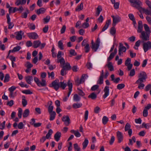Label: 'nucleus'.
<instances>
[{"label":"nucleus","instance_id":"29","mask_svg":"<svg viewBox=\"0 0 151 151\" xmlns=\"http://www.w3.org/2000/svg\"><path fill=\"white\" fill-rule=\"evenodd\" d=\"M82 106V104L80 103H74L73 104L72 107L74 109L81 107Z\"/></svg>","mask_w":151,"mask_h":151},{"label":"nucleus","instance_id":"40","mask_svg":"<svg viewBox=\"0 0 151 151\" xmlns=\"http://www.w3.org/2000/svg\"><path fill=\"white\" fill-rule=\"evenodd\" d=\"M81 99V98L77 94H75L73 96V99L74 101H79Z\"/></svg>","mask_w":151,"mask_h":151},{"label":"nucleus","instance_id":"64","mask_svg":"<svg viewBox=\"0 0 151 151\" xmlns=\"http://www.w3.org/2000/svg\"><path fill=\"white\" fill-rule=\"evenodd\" d=\"M24 124L22 122H19L18 125V128L19 129H22L23 128Z\"/></svg>","mask_w":151,"mask_h":151},{"label":"nucleus","instance_id":"18","mask_svg":"<svg viewBox=\"0 0 151 151\" xmlns=\"http://www.w3.org/2000/svg\"><path fill=\"white\" fill-rule=\"evenodd\" d=\"M22 31H19L17 32H15V34L16 35V39L18 40H21L22 39Z\"/></svg>","mask_w":151,"mask_h":151},{"label":"nucleus","instance_id":"47","mask_svg":"<svg viewBox=\"0 0 151 151\" xmlns=\"http://www.w3.org/2000/svg\"><path fill=\"white\" fill-rule=\"evenodd\" d=\"M44 78H42V82H40V87L41 86H45L46 85V81Z\"/></svg>","mask_w":151,"mask_h":151},{"label":"nucleus","instance_id":"25","mask_svg":"<svg viewBox=\"0 0 151 151\" xmlns=\"http://www.w3.org/2000/svg\"><path fill=\"white\" fill-rule=\"evenodd\" d=\"M25 81L27 82L29 84H31V81L33 80V78L32 76H29L25 77Z\"/></svg>","mask_w":151,"mask_h":151},{"label":"nucleus","instance_id":"15","mask_svg":"<svg viewBox=\"0 0 151 151\" xmlns=\"http://www.w3.org/2000/svg\"><path fill=\"white\" fill-rule=\"evenodd\" d=\"M6 18L7 19V23L9 25L8 28L9 29H12L14 26V24L12 22H11V19L8 14L6 15Z\"/></svg>","mask_w":151,"mask_h":151},{"label":"nucleus","instance_id":"13","mask_svg":"<svg viewBox=\"0 0 151 151\" xmlns=\"http://www.w3.org/2000/svg\"><path fill=\"white\" fill-rule=\"evenodd\" d=\"M104 94L103 96V98L105 99L109 95V87L107 86H106L104 89Z\"/></svg>","mask_w":151,"mask_h":151},{"label":"nucleus","instance_id":"12","mask_svg":"<svg viewBox=\"0 0 151 151\" xmlns=\"http://www.w3.org/2000/svg\"><path fill=\"white\" fill-rule=\"evenodd\" d=\"M62 120L64 122V124L66 126H68L70 123V119L68 115L63 116Z\"/></svg>","mask_w":151,"mask_h":151},{"label":"nucleus","instance_id":"21","mask_svg":"<svg viewBox=\"0 0 151 151\" xmlns=\"http://www.w3.org/2000/svg\"><path fill=\"white\" fill-rule=\"evenodd\" d=\"M41 44V42L39 40L34 41L33 43V47L34 48H37L39 47Z\"/></svg>","mask_w":151,"mask_h":151},{"label":"nucleus","instance_id":"16","mask_svg":"<svg viewBox=\"0 0 151 151\" xmlns=\"http://www.w3.org/2000/svg\"><path fill=\"white\" fill-rule=\"evenodd\" d=\"M86 75L85 74H83L80 80L78 79L75 81V83L76 84L78 85H79L80 84L83 82L84 81V78L85 77Z\"/></svg>","mask_w":151,"mask_h":151},{"label":"nucleus","instance_id":"50","mask_svg":"<svg viewBox=\"0 0 151 151\" xmlns=\"http://www.w3.org/2000/svg\"><path fill=\"white\" fill-rule=\"evenodd\" d=\"M76 151H80V148L77 143L73 145Z\"/></svg>","mask_w":151,"mask_h":151},{"label":"nucleus","instance_id":"41","mask_svg":"<svg viewBox=\"0 0 151 151\" xmlns=\"http://www.w3.org/2000/svg\"><path fill=\"white\" fill-rule=\"evenodd\" d=\"M21 49V47L19 46H17L14 47L12 50V52H14L19 51Z\"/></svg>","mask_w":151,"mask_h":151},{"label":"nucleus","instance_id":"61","mask_svg":"<svg viewBox=\"0 0 151 151\" xmlns=\"http://www.w3.org/2000/svg\"><path fill=\"white\" fill-rule=\"evenodd\" d=\"M130 71L129 74V76H133L135 74V71L134 69H132L130 70Z\"/></svg>","mask_w":151,"mask_h":151},{"label":"nucleus","instance_id":"4","mask_svg":"<svg viewBox=\"0 0 151 151\" xmlns=\"http://www.w3.org/2000/svg\"><path fill=\"white\" fill-rule=\"evenodd\" d=\"M50 87H52L56 91L58 90L59 87V80L58 79H56L53 81L50 85Z\"/></svg>","mask_w":151,"mask_h":151},{"label":"nucleus","instance_id":"26","mask_svg":"<svg viewBox=\"0 0 151 151\" xmlns=\"http://www.w3.org/2000/svg\"><path fill=\"white\" fill-rule=\"evenodd\" d=\"M67 85L66 83H65L64 81L59 82V87L61 88L63 90L65 89Z\"/></svg>","mask_w":151,"mask_h":151},{"label":"nucleus","instance_id":"11","mask_svg":"<svg viewBox=\"0 0 151 151\" xmlns=\"http://www.w3.org/2000/svg\"><path fill=\"white\" fill-rule=\"evenodd\" d=\"M130 124L128 123H127L125 127L124 130L125 132L128 131V133L129 136L130 137L132 134V130L131 129Z\"/></svg>","mask_w":151,"mask_h":151},{"label":"nucleus","instance_id":"62","mask_svg":"<svg viewBox=\"0 0 151 151\" xmlns=\"http://www.w3.org/2000/svg\"><path fill=\"white\" fill-rule=\"evenodd\" d=\"M131 59L129 58H128L125 61V65H127L129 64H131Z\"/></svg>","mask_w":151,"mask_h":151},{"label":"nucleus","instance_id":"55","mask_svg":"<svg viewBox=\"0 0 151 151\" xmlns=\"http://www.w3.org/2000/svg\"><path fill=\"white\" fill-rule=\"evenodd\" d=\"M86 66L88 69L90 70L92 68V64L90 62H88L87 63Z\"/></svg>","mask_w":151,"mask_h":151},{"label":"nucleus","instance_id":"60","mask_svg":"<svg viewBox=\"0 0 151 151\" xmlns=\"http://www.w3.org/2000/svg\"><path fill=\"white\" fill-rule=\"evenodd\" d=\"M66 70H65V69L63 68H62V69L61 70L60 72V74L62 76H64L66 75Z\"/></svg>","mask_w":151,"mask_h":151},{"label":"nucleus","instance_id":"49","mask_svg":"<svg viewBox=\"0 0 151 151\" xmlns=\"http://www.w3.org/2000/svg\"><path fill=\"white\" fill-rule=\"evenodd\" d=\"M103 77L100 76L99 79L97 81V83L101 85L103 83Z\"/></svg>","mask_w":151,"mask_h":151},{"label":"nucleus","instance_id":"39","mask_svg":"<svg viewBox=\"0 0 151 151\" xmlns=\"http://www.w3.org/2000/svg\"><path fill=\"white\" fill-rule=\"evenodd\" d=\"M69 53L70 55H69V56L70 57H71L72 56H76L77 54L75 50L73 49H71L69 51Z\"/></svg>","mask_w":151,"mask_h":151},{"label":"nucleus","instance_id":"6","mask_svg":"<svg viewBox=\"0 0 151 151\" xmlns=\"http://www.w3.org/2000/svg\"><path fill=\"white\" fill-rule=\"evenodd\" d=\"M150 33H146L145 31H143L140 37L144 41H148L150 39Z\"/></svg>","mask_w":151,"mask_h":151},{"label":"nucleus","instance_id":"43","mask_svg":"<svg viewBox=\"0 0 151 151\" xmlns=\"http://www.w3.org/2000/svg\"><path fill=\"white\" fill-rule=\"evenodd\" d=\"M22 92L26 94H31L33 93L29 89L23 90L22 91Z\"/></svg>","mask_w":151,"mask_h":151},{"label":"nucleus","instance_id":"9","mask_svg":"<svg viewBox=\"0 0 151 151\" xmlns=\"http://www.w3.org/2000/svg\"><path fill=\"white\" fill-rule=\"evenodd\" d=\"M126 50V47L123 46V45L122 43H120L119 46V56L121 55L122 54H123V52H125Z\"/></svg>","mask_w":151,"mask_h":151},{"label":"nucleus","instance_id":"56","mask_svg":"<svg viewBox=\"0 0 151 151\" xmlns=\"http://www.w3.org/2000/svg\"><path fill=\"white\" fill-rule=\"evenodd\" d=\"M34 81L36 83L37 86L40 87V82L39 81V79L36 77H35L34 78Z\"/></svg>","mask_w":151,"mask_h":151},{"label":"nucleus","instance_id":"45","mask_svg":"<svg viewBox=\"0 0 151 151\" xmlns=\"http://www.w3.org/2000/svg\"><path fill=\"white\" fill-rule=\"evenodd\" d=\"M58 47L61 50H63L64 49L63 43L61 40H60L58 44Z\"/></svg>","mask_w":151,"mask_h":151},{"label":"nucleus","instance_id":"27","mask_svg":"<svg viewBox=\"0 0 151 151\" xmlns=\"http://www.w3.org/2000/svg\"><path fill=\"white\" fill-rule=\"evenodd\" d=\"M97 96V95L94 92H93L89 95L88 97L93 100H95Z\"/></svg>","mask_w":151,"mask_h":151},{"label":"nucleus","instance_id":"51","mask_svg":"<svg viewBox=\"0 0 151 151\" xmlns=\"http://www.w3.org/2000/svg\"><path fill=\"white\" fill-rule=\"evenodd\" d=\"M77 89L78 91V94L81 96H83L85 95V94L83 91L82 90L79 88H77Z\"/></svg>","mask_w":151,"mask_h":151},{"label":"nucleus","instance_id":"32","mask_svg":"<svg viewBox=\"0 0 151 151\" xmlns=\"http://www.w3.org/2000/svg\"><path fill=\"white\" fill-rule=\"evenodd\" d=\"M29 109H26L24 111L23 114V116L24 118L27 117L29 114Z\"/></svg>","mask_w":151,"mask_h":151},{"label":"nucleus","instance_id":"2","mask_svg":"<svg viewBox=\"0 0 151 151\" xmlns=\"http://www.w3.org/2000/svg\"><path fill=\"white\" fill-rule=\"evenodd\" d=\"M139 78L136 81V83L143 82L146 81L147 78V75L146 73L144 71H142L139 73Z\"/></svg>","mask_w":151,"mask_h":151},{"label":"nucleus","instance_id":"10","mask_svg":"<svg viewBox=\"0 0 151 151\" xmlns=\"http://www.w3.org/2000/svg\"><path fill=\"white\" fill-rule=\"evenodd\" d=\"M28 37L30 39L36 40L38 38L39 36L35 32H30L27 33Z\"/></svg>","mask_w":151,"mask_h":151},{"label":"nucleus","instance_id":"5","mask_svg":"<svg viewBox=\"0 0 151 151\" xmlns=\"http://www.w3.org/2000/svg\"><path fill=\"white\" fill-rule=\"evenodd\" d=\"M100 43V39L98 37L96 39L95 43L91 45V48L94 52H96L99 48Z\"/></svg>","mask_w":151,"mask_h":151},{"label":"nucleus","instance_id":"14","mask_svg":"<svg viewBox=\"0 0 151 151\" xmlns=\"http://www.w3.org/2000/svg\"><path fill=\"white\" fill-rule=\"evenodd\" d=\"M116 134L118 140V142L119 143H120L123 140V136L122 133L119 131L117 132Z\"/></svg>","mask_w":151,"mask_h":151},{"label":"nucleus","instance_id":"53","mask_svg":"<svg viewBox=\"0 0 151 151\" xmlns=\"http://www.w3.org/2000/svg\"><path fill=\"white\" fill-rule=\"evenodd\" d=\"M84 48L85 49V52L86 53L88 52L90 49L89 44H86V46H85Z\"/></svg>","mask_w":151,"mask_h":151},{"label":"nucleus","instance_id":"35","mask_svg":"<svg viewBox=\"0 0 151 151\" xmlns=\"http://www.w3.org/2000/svg\"><path fill=\"white\" fill-rule=\"evenodd\" d=\"M144 27L145 32L146 33H150L151 32H150V28L148 25L146 24H144L143 25Z\"/></svg>","mask_w":151,"mask_h":151},{"label":"nucleus","instance_id":"34","mask_svg":"<svg viewBox=\"0 0 151 151\" xmlns=\"http://www.w3.org/2000/svg\"><path fill=\"white\" fill-rule=\"evenodd\" d=\"M50 114V121L53 120L55 118L56 115V113L55 111L53 112L49 113Z\"/></svg>","mask_w":151,"mask_h":151},{"label":"nucleus","instance_id":"24","mask_svg":"<svg viewBox=\"0 0 151 151\" xmlns=\"http://www.w3.org/2000/svg\"><path fill=\"white\" fill-rule=\"evenodd\" d=\"M46 9L43 7L41 8L37 9L36 11V13L38 15L41 14H44L45 12Z\"/></svg>","mask_w":151,"mask_h":151},{"label":"nucleus","instance_id":"31","mask_svg":"<svg viewBox=\"0 0 151 151\" xmlns=\"http://www.w3.org/2000/svg\"><path fill=\"white\" fill-rule=\"evenodd\" d=\"M22 104L24 107H25L27 104V101L26 99V97L25 96H22Z\"/></svg>","mask_w":151,"mask_h":151},{"label":"nucleus","instance_id":"22","mask_svg":"<svg viewBox=\"0 0 151 151\" xmlns=\"http://www.w3.org/2000/svg\"><path fill=\"white\" fill-rule=\"evenodd\" d=\"M61 136V132H58L55 134L54 135V139L56 141L58 142L60 140Z\"/></svg>","mask_w":151,"mask_h":151},{"label":"nucleus","instance_id":"7","mask_svg":"<svg viewBox=\"0 0 151 151\" xmlns=\"http://www.w3.org/2000/svg\"><path fill=\"white\" fill-rule=\"evenodd\" d=\"M143 48L145 52L151 49V42L148 41L144 42L143 44Z\"/></svg>","mask_w":151,"mask_h":151},{"label":"nucleus","instance_id":"19","mask_svg":"<svg viewBox=\"0 0 151 151\" xmlns=\"http://www.w3.org/2000/svg\"><path fill=\"white\" fill-rule=\"evenodd\" d=\"M111 19H108L106 21V24L104 27H103L102 30V32H104L106 30L108 27L109 24H111Z\"/></svg>","mask_w":151,"mask_h":151},{"label":"nucleus","instance_id":"8","mask_svg":"<svg viewBox=\"0 0 151 151\" xmlns=\"http://www.w3.org/2000/svg\"><path fill=\"white\" fill-rule=\"evenodd\" d=\"M111 17L113 18L112 26L115 27L116 24L120 22L121 20V18L118 16H114V15H112Z\"/></svg>","mask_w":151,"mask_h":151},{"label":"nucleus","instance_id":"54","mask_svg":"<svg viewBox=\"0 0 151 151\" xmlns=\"http://www.w3.org/2000/svg\"><path fill=\"white\" fill-rule=\"evenodd\" d=\"M22 108H19L18 113V115L19 118L21 119L22 117Z\"/></svg>","mask_w":151,"mask_h":151},{"label":"nucleus","instance_id":"17","mask_svg":"<svg viewBox=\"0 0 151 151\" xmlns=\"http://www.w3.org/2000/svg\"><path fill=\"white\" fill-rule=\"evenodd\" d=\"M143 29V24L142 21H139L138 22V27L137 32L138 33H142Z\"/></svg>","mask_w":151,"mask_h":151},{"label":"nucleus","instance_id":"33","mask_svg":"<svg viewBox=\"0 0 151 151\" xmlns=\"http://www.w3.org/2000/svg\"><path fill=\"white\" fill-rule=\"evenodd\" d=\"M57 63H60L61 65H63V66L65 65V59L63 58H62L60 59H58L57 61Z\"/></svg>","mask_w":151,"mask_h":151},{"label":"nucleus","instance_id":"48","mask_svg":"<svg viewBox=\"0 0 151 151\" xmlns=\"http://www.w3.org/2000/svg\"><path fill=\"white\" fill-rule=\"evenodd\" d=\"M26 12L23 13L21 17L23 18H26L27 16V14L29 13V11L28 10H27Z\"/></svg>","mask_w":151,"mask_h":151},{"label":"nucleus","instance_id":"23","mask_svg":"<svg viewBox=\"0 0 151 151\" xmlns=\"http://www.w3.org/2000/svg\"><path fill=\"white\" fill-rule=\"evenodd\" d=\"M62 68H63L66 70H70L71 69V67L69 63L67 62L65 65H64Z\"/></svg>","mask_w":151,"mask_h":151},{"label":"nucleus","instance_id":"30","mask_svg":"<svg viewBox=\"0 0 151 151\" xmlns=\"http://www.w3.org/2000/svg\"><path fill=\"white\" fill-rule=\"evenodd\" d=\"M83 8V3H81L79 5H78L76 8L75 10L76 11H80Z\"/></svg>","mask_w":151,"mask_h":151},{"label":"nucleus","instance_id":"52","mask_svg":"<svg viewBox=\"0 0 151 151\" xmlns=\"http://www.w3.org/2000/svg\"><path fill=\"white\" fill-rule=\"evenodd\" d=\"M50 17L49 16H47L45 18H44L43 20L44 21V23H47L50 21Z\"/></svg>","mask_w":151,"mask_h":151},{"label":"nucleus","instance_id":"59","mask_svg":"<svg viewBox=\"0 0 151 151\" xmlns=\"http://www.w3.org/2000/svg\"><path fill=\"white\" fill-rule=\"evenodd\" d=\"M99 87V86L98 85H94L91 87V90L92 91H95Z\"/></svg>","mask_w":151,"mask_h":151},{"label":"nucleus","instance_id":"37","mask_svg":"<svg viewBox=\"0 0 151 151\" xmlns=\"http://www.w3.org/2000/svg\"><path fill=\"white\" fill-rule=\"evenodd\" d=\"M110 34L113 35H114L116 32V28L114 27H113H113H111L110 29Z\"/></svg>","mask_w":151,"mask_h":151},{"label":"nucleus","instance_id":"46","mask_svg":"<svg viewBox=\"0 0 151 151\" xmlns=\"http://www.w3.org/2000/svg\"><path fill=\"white\" fill-rule=\"evenodd\" d=\"M10 78V76L8 74H6L5 76L4 82L5 83L8 82L9 81Z\"/></svg>","mask_w":151,"mask_h":151},{"label":"nucleus","instance_id":"28","mask_svg":"<svg viewBox=\"0 0 151 151\" xmlns=\"http://www.w3.org/2000/svg\"><path fill=\"white\" fill-rule=\"evenodd\" d=\"M88 143V140L87 139H85L84 140V142L82 144L83 147L82 148L83 149H85L87 147Z\"/></svg>","mask_w":151,"mask_h":151},{"label":"nucleus","instance_id":"58","mask_svg":"<svg viewBox=\"0 0 151 151\" xmlns=\"http://www.w3.org/2000/svg\"><path fill=\"white\" fill-rule=\"evenodd\" d=\"M88 110H86L84 113V120L85 121H86L88 118Z\"/></svg>","mask_w":151,"mask_h":151},{"label":"nucleus","instance_id":"3","mask_svg":"<svg viewBox=\"0 0 151 151\" xmlns=\"http://www.w3.org/2000/svg\"><path fill=\"white\" fill-rule=\"evenodd\" d=\"M67 85L69 87L68 89L69 91L68 93L67 96L65 97L63 99V101H66L67 100L68 98L69 97L72 91L73 87L72 83L70 82L69 80L67 82Z\"/></svg>","mask_w":151,"mask_h":151},{"label":"nucleus","instance_id":"38","mask_svg":"<svg viewBox=\"0 0 151 151\" xmlns=\"http://www.w3.org/2000/svg\"><path fill=\"white\" fill-rule=\"evenodd\" d=\"M109 121V119L106 116H103L102 119V123L104 124L105 125Z\"/></svg>","mask_w":151,"mask_h":151},{"label":"nucleus","instance_id":"63","mask_svg":"<svg viewBox=\"0 0 151 151\" xmlns=\"http://www.w3.org/2000/svg\"><path fill=\"white\" fill-rule=\"evenodd\" d=\"M89 26V24L87 22L83 23L82 25V27L84 28H86L88 27Z\"/></svg>","mask_w":151,"mask_h":151},{"label":"nucleus","instance_id":"1","mask_svg":"<svg viewBox=\"0 0 151 151\" xmlns=\"http://www.w3.org/2000/svg\"><path fill=\"white\" fill-rule=\"evenodd\" d=\"M129 2L132 3V6L137 9L139 11L142 8V4L141 1L139 0H128Z\"/></svg>","mask_w":151,"mask_h":151},{"label":"nucleus","instance_id":"36","mask_svg":"<svg viewBox=\"0 0 151 151\" xmlns=\"http://www.w3.org/2000/svg\"><path fill=\"white\" fill-rule=\"evenodd\" d=\"M140 11H142L144 12L146 15H150V10H149L148 9H146L142 8L140 9Z\"/></svg>","mask_w":151,"mask_h":151},{"label":"nucleus","instance_id":"57","mask_svg":"<svg viewBox=\"0 0 151 151\" xmlns=\"http://www.w3.org/2000/svg\"><path fill=\"white\" fill-rule=\"evenodd\" d=\"M142 114L143 116L145 117H147L148 114V110L144 109L143 111Z\"/></svg>","mask_w":151,"mask_h":151},{"label":"nucleus","instance_id":"44","mask_svg":"<svg viewBox=\"0 0 151 151\" xmlns=\"http://www.w3.org/2000/svg\"><path fill=\"white\" fill-rule=\"evenodd\" d=\"M143 82H139L137 83L136 81L135 82L136 84H139L138 88L140 89H143L145 86V85L142 83Z\"/></svg>","mask_w":151,"mask_h":151},{"label":"nucleus","instance_id":"42","mask_svg":"<svg viewBox=\"0 0 151 151\" xmlns=\"http://www.w3.org/2000/svg\"><path fill=\"white\" fill-rule=\"evenodd\" d=\"M125 85L124 83L118 84L117 86V88L118 90H121L125 87Z\"/></svg>","mask_w":151,"mask_h":151},{"label":"nucleus","instance_id":"20","mask_svg":"<svg viewBox=\"0 0 151 151\" xmlns=\"http://www.w3.org/2000/svg\"><path fill=\"white\" fill-rule=\"evenodd\" d=\"M107 67L109 70L111 71H113L114 70V68L112 65V63L111 62H109L106 65L105 67Z\"/></svg>","mask_w":151,"mask_h":151}]
</instances>
